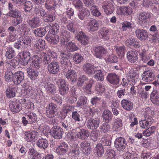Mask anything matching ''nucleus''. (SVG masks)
Here are the masks:
<instances>
[{"mask_svg": "<svg viewBox=\"0 0 159 159\" xmlns=\"http://www.w3.org/2000/svg\"><path fill=\"white\" fill-rule=\"evenodd\" d=\"M24 138L27 142H34L38 139L39 133L35 130H26L23 132Z\"/></svg>", "mask_w": 159, "mask_h": 159, "instance_id": "1", "label": "nucleus"}, {"mask_svg": "<svg viewBox=\"0 0 159 159\" xmlns=\"http://www.w3.org/2000/svg\"><path fill=\"white\" fill-rule=\"evenodd\" d=\"M7 15L15 18L11 21V24L14 26L17 25L22 22L23 18L21 16V13L17 10H15L10 11Z\"/></svg>", "mask_w": 159, "mask_h": 159, "instance_id": "2", "label": "nucleus"}, {"mask_svg": "<svg viewBox=\"0 0 159 159\" xmlns=\"http://www.w3.org/2000/svg\"><path fill=\"white\" fill-rule=\"evenodd\" d=\"M114 146L116 149L119 151H123L127 148V141L123 137H119L116 138L114 142Z\"/></svg>", "mask_w": 159, "mask_h": 159, "instance_id": "3", "label": "nucleus"}, {"mask_svg": "<svg viewBox=\"0 0 159 159\" xmlns=\"http://www.w3.org/2000/svg\"><path fill=\"white\" fill-rule=\"evenodd\" d=\"M151 16V13L150 12H144L140 13L138 18V23L142 26L147 25Z\"/></svg>", "mask_w": 159, "mask_h": 159, "instance_id": "4", "label": "nucleus"}, {"mask_svg": "<svg viewBox=\"0 0 159 159\" xmlns=\"http://www.w3.org/2000/svg\"><path fill=\"white\" fill-rule=\"evenodd\" d=\"M138 71L134 69H131L127 74L126 78L130 84L134 85L139 80Z\"/></svg>", "mask_w": 159, "mask_h": 159, "instance_id": "5", "label": "nucleus"}, {"mask_svg": "<svg viewBox=\"0 0 159 159\" xmlns=\"http://www.w3.org/2000/svg\"><path fill=\"white\" fill-rule=\"evenodd\" d=\"M99 22V21L96 19L92 18L90 19L87 25L89 31L92 32L97 30L100 26Z\"/></svg>", "mask_w": 159, "mask_h": 159, "instance_id": "6", "label": "nucleus"}, {"mask_svg": "<svg viewBox=\"0 0 159 159\" xmlns=\"http://www.w3.org/2000/svg\"><path fill=\"white\" fill-rule=\"evenodd\" d=\"M57 105L53 103H50L46 108V115L49 118H53L57 114Z\"/></svg>", "mask_w": 159, "mask_h": 159, "instance_id": "7", "label": "nucleus"}, {"mask_svg": "<svg viewBox=\"0 0 159 159\" xmlns=\"http://www.w3.org/2000/svg\"><path fill=\"white\" fill-rule=\"evenodd\" d=\"M75 137L79 139L83 140L87 139L89 136L90 133L88 130L84 129H76Z\"/></svg>", "mask_w": 159, "mask_h": 159, "instance_id": "8", "label": "nucleus"}, {"mask_svg": "<svg viewBox=\"0 0 159 159\" xmlns=\"http://www.w3.org/2000/svg\"><path fill=\"white\" fill-rule=\"evenodd\" d=\"M51 135L56 139H60L62 138L63 134L62 129L59 126H54L50 130Z\"/></svg>", "mask_w": 159, "mask_h": 159, "instance_id": "9", "label": "nucleus"}, {"mask_svg": "<svg viewBox=\"0 0 159 159\" xmlns=\"http://www.w3.org/2000/svg\"><path fill=\"white\" fill-rule=\"evenodd\" d=\"M143 80L146 82H150L154 80L155 75L152 70L145 71L142 75Z\"/></svg>", "mask_w": 159, "mask_h": 159, "instance_id": "10", "label": "nucleus"}, {"mask_svg": "<svg viewBox=\"0 0 159 159\" xmlns=\"http://www.w3.org/2000/svg\"><path fill=\"white\" fill-rule=\"evenodd\" d=\"M22 104L19 100H15L10 102L9 107L13 113L19 112L22 109Z\"/></svg>", "mask_w": 159, "mask_h": 159, "instance_id": "11", "label": "nucleus"}, {"mask_svg": "<svg viewBox=\"0 0 159 159\" xmlns=\"http://www.w3.org/2000/svg\"><path fill=\"white\" fill-rule=\"evenodd\" d=\"M107 52V50L105 48L99 46L94 48L93 54L96 57L101 59Z\"/></svg>", "mask_w": 159, "mask_h": 159, "instance_id": "12", "label": "nucleus"}, {"mask_svg": "<svg viewBox=\"0 0 159 159\" xmlns=\"http://www.w3.org/2000/svg\"><path fill=\"white\" fill-rule=\"evenodd\" d=\"M102 7L107 14H112L114 10V7L112 2L109 1H105L103 2Z\"/></svg>", "mask_w": 159, "mask_h": 159, "instance_id": "13", "label": "nucleus"}, {"mask_svg": "<svg viewBox=\"0 0 159 159\" xmlns=\"http://www.w3.org/2000/svg\"><path fill=\"white\" fill-rule=\"evenodd\" d=\"M97 69V67L90 63L85 64L83 66L84 71L90 75H93L95 73V71Z\"/></svg>", "mask_w": 159, "mask_h": 159, "instance_id": "14", "label": "nucleus"}, {"mask_svg": "<svg viewBox=\"0 0 159 159\" xmlns=\"http://www.w3.org/2000/svg\"><path fill=\"white\" fill-rule=\"evenodd\" d=\"M60 35L62 44H64L69 40L70 37V32L66 31L65 27L61 28L60 29Z\"/></svg>", "mask_w": 159, "mask_h": 159, "instance_id": "15", "label": "nucleus"}, {"mask_svg": "<svg viewBox=\"0 0 159 159\" xmlns=\"http://www.w3.org/2000/svg\"><path fill=\"white\" fill-rule=\"evenodd\" d=\"M45 41L42 39H39L33 47V50L36 53H38L45 48Z\"/></svg>", "mask_w": 159, "mask_h": 159, "instance_id": "16", "label": "nucleus"}, {"mask_svg": "<svg viewBox=\"0 0 159 159\" xmlns=\"http://www.w3.org/2000/svg\"><path fill=\"white\" fill-rule=\"evenodd\" d=\"M100 122V120L98 118L90 119L87 121L86 125L88 129H94L98 127Z\"/></svg>", "mask_w": 159, "mask_h": 159, "instance_id": "17", "label": "nucleus"}, {"mask_svg": "<svg viewBox=\"0 0 159 159\" xmlns=\"http://www.w3.org/2000/svg\"><path fill=\"white\" fill-rule=\"evenodd\" d=\"M24 79V74L21 71H18L13 75V80L15 84H19Z\"/></svg>", "mask_w": 159, "mask_h": 159, "instance_id": "18", "label": "nucleus"}, {"mask_svg": "<svg viewBox=\"0 0 159 159\" xmlns=\"http://www.w3.org/2000/svg\"><path fill=\"white\" fill-rule=\"evenodd\" d=\"M138 52L141 60L143 62H147L150 60V54L147 53L144 47H142Z\"/></svg>", "mask_w": 159, "mask_h": 159, "instance_id": "19", "label": "nucleus"}, {"mask_svg": "<svg viewBox=\"0 0 159 159\" xmlns=\"http://www.w3.org/2000/svg\"><path fill=\"white\" fill-rule=\"evenodd\" d=\"M59 66L58 62H53L48 64V70L50 74H56L59 71Z\"/></svg>", "mask_w": 159, "mask_h": 159, "instance_id": "20", "label": "nucleus"}, {"mask_svg": "<svg viewBox=\"0 0 159 159\" xmlns=\"http://www.w3.org/2000/svg\"><path fill=\"white\" fill-rule=\"evenodd\" d=\"M18 89L17 87H11L7 86L6 88L5 94L6 96L9 98H14L16 96V92Z\"/></svg>", "mask_w": 159, "mask_h": 159, "instance_id": "21", "label": "nucleus"}, {"mask_svg": "<svg viewBox=\"0 0 159 159\" xmlns=\"http://www.w3.org/2000/svg\"><path fill=\"white\" fill-rule=\"evenodd\" d=\"M145 119L139 122V125L142 128L145 129L151 125L152 124V118L147 115L145 116Z\"/></svg>", "mask_w": 159, "mask_h": 159, "instance_id": "22", "label": "nucleus"}, {"mask_svg": "<svg viewBox=\"0 0 159 159\" xmlns=\"http://www.w3.org/2000/svg\"><path fill=\"white\" fill-rule=\"evenodd\" d=\"M127 57L128 61L132 63H134L137 61L138 59V54L135 51L131 50L127 53Z\"/></svg>", "mask_w": 159, "mask_h": 159, "instance_id": "23", "label": "nucleus"}, {"mask_svg": "<svg viewBox=\"0 0 159 159\" xmlns=\"http://www.w3.org/2000/svg\"><path fill=\"white\" fill-rule=\"evenodd\" d=\"M117 10V13L119 15H129L133 12L132 8L129 6L119 7Z\"/></svg>", "mask_w": 159, "mask_h": 159, "instance_id": "24", "label": "nucleus"}, {"mask_svg": "<svg viewBox=\"0 0 159 159\" xmlns=\"http://www.w3.org/2000/svg\"><path fill=\"white\" fill-rule=\"evenodd\" d=\"M39 61L44 64H48L51 61V56L48 53L42 52L38 56Z\"/></svg>", "mask_w": 159, "mask_h": 159, "instance_id": "25", "label": "nucleus"}, {"mask_svg": "<svg viewBox=\"0 0 159 159\" xmlns=\"http://www.w3.org/2000/svg\"><path fill=\"white\" fill-rule=\"evenodd\" d=\"M90 144V143L87 141H85L82 142L80 144V150L85 154H89L91 151Z\"/></svg>", "mask_w": 159, "mask_h": 159, "instance_id": "26", "label": "nucleus"}, {"mask_svg": "<svg viewBox=\"0 0 159 159\" xmlns=\"http://www.w3.org/2000/svg\"><path fill=\"white\" fill-rule=\"evenodd\" d=\"M107 79L110 83L113 84H117L119 82V76L115 73L109 74Z\"/></svg>", "mask_w": 159, "mask_h": 159, "instance_id": "27", "label": "nucleus"}, {"mask_svg": "<svg viewBox=\"0 0 159 159\" xmlns=\"http://www.w3.org/2000/svg\"><path fill=\"white\" fill-rule=\"evenodd\" d=\"M135 33L137 37L141 40L143 41L148 38L147 32L143 29H138L136 30Z\"/></svg>", "mask_w": 159, "mask_h": 159, "instance_id": "28", "label": "nucleus"}, {"mask_svg": "<svg viewBox=\"0 0 159 159\" xmlns=\"http://www.w3.org/2000/svg\"><path fill=\"white\" fill-rule=\"evenodd\" d=\"M46 38L49 43L53 44H56L59 42V36L54 34L53 33L47 35Z\"/></svg>", "mask_w": 159, "mask_h": 159, "instance_id": "29", "label": "nucleus"}, {"mask_svg": "<svg viewBox=\"0 0 159 159\" xmlns=\"http://www.w3.org/2000/svg\"><path fill=\"white\" fill-rule=\"evenodd\" d=\"M90 15L89 11L86 8L83 7L79 10L78 16L79 18L81 20L89 16Z\"/></svg>", "mask_w": 159, "mask_h": 159, "instance_id": "30", "label": "nucleus"}, {"mask_svg": "<svg viewBox=\"0 0 159 159\" xmlns=\"http://www.w3.org/2000/svg\"><path fill=\"white\" fill-rule=\"evenodd\" d=\"M16 54L15 51L10 46L7 47L5 56L7 59H10L15 57Z\"/></svg>", "mask_w": 159, "mask_h": 159, "instance_id": "31", "label": "nucleus"}, {"mask_svg": "<svg viewBox=\"0 0 159 159\" xmlns=\"http://www.w3.org/2000/svg\"><path fill=\"white\" fill-rule=\"evenodd\" d=\"M77 40L80 41L83 45H87L89 43V38L82 31H81L80 34L77 36Z\"/></svg>", "mask_w": 159, "mask_h": 159, "instance_id": "32", "label": "nucleus"}, {"mask_svg": "<svg viewBox=\"0 0 159 159\" xmlns=\"http://www.w3.org/2000/svg\"><path fill=\"white\" fill-rule=\"evenodd\" d=\"M65 45L66 50L69 52H74L78 50L79 49L78 45L72 41L68 43L66 42Z\"/></svg>", "mask_w": 159, "mask_h": 159, "instance_id": "33", "label": "nucleus"}, {"mask_svg": "<svg viewBox=\"0 0 159 159\" xmlns=\"http://www.w3.org/2000/svg\"><path fill=\"white\" fill-rule=\"evenodd\" d=\"M27 22L31 28H36L40 25L39 19L37 17L33 18L31 20H28Z\"/></svg>", "mask_w": 159, "mask_h": 159, "instance_id": "34", "label": "nucleus"}, {"mask_svg": "<svg viewBox=\"0 0 159 159\" xmlns=\"http://www.w3.org/2000/svg\"><path fill=\"white\" fill-rule=\"evenodd\" d=\"M42 85L50 93H53L56 91L55 86L49 82H43L42 83Z\"/></svg>", "mask_w": 159, "mask_h": 159, "instance_id": "35", "label": "nucleus"}, {"mask_svg": "<svg viewBox=\"0 0 159 159\" xmlns=\"http://www.w3.org/2000/svg\"><path fill=\"white\" fill-rule=\"evenodd\" d=\"M150 100L154 104L157 105H159V94L157 90L153 91L151 93Z\"/></svg>", "mask_w": 159, "mask_h": 159, "instance_id": "36", "label": "nucleus"}, {"mask_svg": "<svg viewBox=\"0 0 159 159\" xmlns=\"http://www.w3.org/2000/svg\"><path fill=\"white\" fill-rule=\"evenodd\" d=\"M68 149L67 144L65 142L62 143L60 146L56 149V152L59 154H64L67 151Z\"/></svg>", "mask_w": 159, "mask_h": 159, "instance_id": "37", "label": "nucleus"}, {"mask_svg": "<svg viewBox=\"0 0 159 159\" xmlns=\"http://www.w3.org/2000/svg\"><path fill=\"white\" fill-rule=\"evenodd\" d=\"M122 125V120L120 118H117L114 120L112 129L115 131H119L121 129Z\"/></svg>", "mask_w": 159, "mask_h": 159, "instance_id": "38", "label": "nucleus"}, {"mask_svg": "<svg viewBox=\"0 0 159 159\" xmlns=\"http://www.w3.org/2000/svg\"><path fill=\"white\" fill-rule=\"evenodd\" d=\"M25 116L28 120L29 123L31 124L35 122L37 119L36 114L33 112L26 113L25 114Z\"/></svg>", "mask_w": 159, "mask_h": 159, "instance_id": "39", "label": "nucleus"}, {"mask_svg": "<svg viewBox=\"0 0 159 159\" xmlns=\"http://www.w3.org/2000/svg\"><path fill=\"white\" fill-rule=\"evenodd\" d=\"M121 104L124 109L127 111L131 110L133 108V104L129 101L123 99L121 101Z\"/></svg>", "mask_w": 159, "mask_h": 159, "instance_id": "40", "label": "nucleus"}, {"mask_svg": "<svg viewBox=\"0 0 159 159\" xmlns=\"http://www.w3.org/2000/svg\"><path fill=\"white\" fill-rule=\"evenodd\" d=\"M36 145L39 148L45 149L48 145V142L46 139L41 138L37 141Z\"/></svg>", "mask_w": 159, "mask_h": 159, "instance_id": "41", "label": "nucleus"}, {"mask_svg": "<svg viewBox=\"0 0 159 159\" xmlns=\"http://www.w3.org/2000/svg\"><path fill=\"white\" fill-rule=\"evenodd\" d=\"M94 152L99 157H101L104 153V150L102 144H98L94 148Z\"/></svg>", "mask_w": 159, "mask_h": 159, "instance_id": "42", "label": "nucleus"}, {"mask_svg": "<svg viewBox=\"0 0 159 159\" xmlns=\"http://www.w3.org/2000/svg\"><path fill=\"white\" fill-rule=\"evenodd\" d=\"M105 90L104 86L101 83L96 84L95 87V91L97 94L101 95L103 94Z\"/></svg>", "mask_w": 159, "mask_h": 159, "instance_id": "43", "label": "nucleus"}, {"mask_svg": "<svg viewBox=\"0 0 159 159\" xmlns=\"http://www.w3.org/2000/svg\"><path fill=\"white\" fill-rule=\"evenodd\" d=\"M111 33V30L109 29H102L100 30V34L101 38L105 40L109 39V34Z\"/></svg>", "mask_w": 159, "mask_h": 159, "instance_id": "44", "label": "nucleus"}, {"mask_svg": "<svg viewBox=\"0 0 159 159\" xmlns=\"http://www.w3.org/2000/svg\"><path fill=\"white\" fill-rule=\"evenodd\" d=\"M88 82V79L84 75L80 76L78 79L77 85L79 87H81L83 85L87 84Z\"/></svg>", "mask_w": 159, "mask_h": 159, "instance_id": "45", "label": "nucleus"}, {"mask_svg": "<svg viewBox=\"0 0 159 159\" xmlns=\"http://www.w3.org/2000/svg\"><path fill=\"white\" fill-rule=\"evenodd\" d=\"M66 76L68 80L73 82L76 79V72L73 70H69L66 74Z\"/></svg>", "mask_w": 159, "mask_h": 159, "instance_id": "46", "label": "nucleus"}, {"mask_svg": "<svg viewBox=\"0 0 159 159\" xmlns=\"http://www.w3.org/2000/svg\"><path fill=\"white\" fill-rule=\"evenodd\" d=\"M102 116L104 120L106 122H109L111 121L112 117V114L109 110H105L102 113Z\"/></svg>", "mask_w": 159, "mask_h": 159, "instance_id": "47", "label": "nucleus"}, {"mask_svg": "<svg viewBox=\"0 0 159 159\" xmlns=\"http://www.w3.org/2000/svg\"><path fill=\"white\" fill-rule=\"evenodd\" d=\"M27 72L29 77L31 80H35L39 74L37 71L32 69H28Z\"/></svg>", "mask_w": 159, "mask_h": 159, "instance_id": "48", "label": "nucleus"}, {"mask_svg": "<svg viewBox=\"0 0 159 159\" xmlns=\"http://www.w3.org/2000/svg\"><path fill=\"white\" fill-rule=\"evenodd\" d=\"M105 60L107 63H115L118 61L116 56L114 54H112L108 55L105 58Z\"/></svg>", "mask_w": 159, "mask_h": 159, "instance_id": "49", "label": "nucleus"}, {"mask_svg": "<svg viewBox=\"0 0 159 159\" xmlns=\"http://www.w3.org/2000/svg\"><path fill=\"white\" fill-rule=\"evenodd\" d=\"M87 98L84 96H81L78 98V100L76 103L77 107H82L83 106H87Z\"/></svg>", "mask_w": 159, "mask_h": 159, "instance_id": "50", "label": "nucleus"}, {"mask_svg": "<svg viewBox=\"0 0 159 159\" xmlns=\"http://www.w3.org/2000/svg\"><path fill=\"white\" fill-rule=\"evenodd\" d=\"M67 52L65 53L64 52H61V64H63L64 65H67V64L70 61L68 57L69 56Z\"/></svg>", "mask_w": 159, "mask_h": 159, "instance_id": "51", "label": "nucleus"}, {"mask_svg": "<svg viewBox=\"0 0 159 159\" xmlns=\"http://www.w3.org/2000/svg\"><path fill=\"white\" fill-rule=\"evenodd\" d=\"M59 26L56 23H53L45 27V29H49L53 33V34H55L58 31V30L59 29ZM50 31V30L49 31Z\"/></svg>", "mask_w": 159, "mask_h": 159, "instance_id": "52", "label": "nucleus"}, {"mask_svg": "<svg viewBox=\"0 0 159 159\" xmlns=\"http://www.w3.org/2000/svg\"><path fill=\"white\" fill-rule=\"evenodd\" d=\"M45 28H39L36 29L33 31V32L36 36L39 37H43L46 34V29Z\"/></svg>", "mask_w": 159, "mask_h": 159, "instance_id": "53", "label": "nucleus"}, {"mask_svg": "<svg viewBox=\"0 0 159 159\" xmlns=\"http://www.w3.org/2000/svg\"><path fill=\"white\" fill-rule=\"evenodd\" d=\"M95 74V75H93V77L97 80L101 81L103 80L104 79V75L101 70H98L97 69Z\"/></svg>", "mask_w": 159, "mask_h": 159, "instance_id": "54", "label": "nucleus"}, {"mask_svg": "<svg viewBox=\"0 0 159 159\" xmlns=\"http://www.w3.org/2000/svg\"><path fill=\"white\" fill-rule=\"evenodd\" d=\"M66 27L69 31L74 33L76 32L77 30L76 24L73 21L69 22L66 25Z\"/></svg>", "mask_w": 159, "mask_h": 159, "instance_id": "55", "label": "nucleus"}, {"mask_svg": "<svg viewBox=\"0 0 159 159\" xmlns=\"http://www.w3.org/2000/svg\"><path fill=\"white\" fill-rule=\"evenodd\" d=\"M114 49L118 56H120L121 55V56H122L124 55L125 47L124 45L120 46H115L114 47Z\"/></svg>", "mask_w": 159, "mask_h": 159, "instance_id": "56", "label": "nucleus"}, {"mask_svg": "<svg viewBox=\"0 0 159 159\" xmlns=\"http://www.w3.org/2000/svg\"><path fill=\"white\" fill-rule=\"evenodd\" d=\"M74 61L76 64H78L82 62L83 59V57L79 53H75L73 56Z\"/></svg>", "mask_w": 159, "mask_h": 159, "instance_id": "57", "label": "nucleus"}, {"mask_svg": "<svg viewBox=\"0 0 159 159\" xmlns=\"http://www.w3.org/2000/svg\"><path fill=\"white\" fill-rule=\"evenodd\" d=\"M39 57L38 55H35L33 58L32 66L33 67L39 68L40 67L39 64L41 63L40 62L39 59Z\"/></svg>", "mask_w": 159, "mask_h": 159, "instance_id": "58", "label": "nucleus"}, {"mask_svg": "<svg viewBox=\"0 0 159 159\" xmlns=\"http://www.w3.org/2000/svg\"><path fill=\"white\" fill-rule=\"evenodd\" d=\"M110 125L107 123H103L100 127L101 132L104 133L110 131Z\"/></svg>", "mask_w": 159, "mask_h": 159, "instance_id": "59", "label": "nucleus"}, {"mask_svg": "<svg viewBox=\"0 0 159 159\" xmlns=\"http://www.w3.org/2000/svg\"><path fill=\"white\" fill-rule=\"evenodd\" d=\"M92 14L94 16L99 17L101 15V13L98 9L97 7L94 5L92 6L90 9Z\"/></svg>", "mask_w": 159, "mask_h": 159, "instance_id": "60", "label": "nucleus"}, {"mask_svg": "<svg viewBox=\"0 0 159 159\" xmlns=\"http://www.w3.org/2000/svg\"><path fill=\"white\" fill-rule=\"evenodd\" d=\"M156 128L154 126H152L143 131V135L149 136L152 134L155 131Z\"/></svg>", "mask_w": 159, "mask_h": 159, "instance_id": "61", "label": "nucleus"}, {"mask_svg": "<svg viewBox=\"0 0 159 159\" xmlns=\"http://www.w3.org/2000/svg\"><path fill=\"white\" fill-rule=\"evenodd\" d=\"M20 39L22 41V42L23 44L25 46V47L28 45H30L31 43V39L30 37L27 36H24L22 37Z\"/></svg>", "mask_w": 159, "mask_h": 159, "instance_id": "62", "label": "nucleus"}, {"mask_svg": "<svg viewBox=\"0 0 159 159\" xmlns=\"http://www.w3.org/2000/svg\"><path fill=\"white\" fill-rule=\"evenodd\" d=\"M21 55H22L24 59H26L29 61L30 58V54L29 51H25L22 52H20L18 54V56L21 57Z\"/></svg>", "mask_w": 159, "mask_h": 159, "instance_id": "63", "label": "nucleus"}, {"mask_svg": "<svg viewBox=\"0 0 159 159\" xmlns=\"http://www.w3.org/2000/svg\"><path fill=\"white\" fill-rule=\"evenodd\" d=\"M106 155L108 159H114L115 156V152L113 150L109 149L107 150Z\"/></svg>", "mask_w": 159, "mask_h": 159, "instance_id": "64", "label": "nucleus"}]
</instances>
